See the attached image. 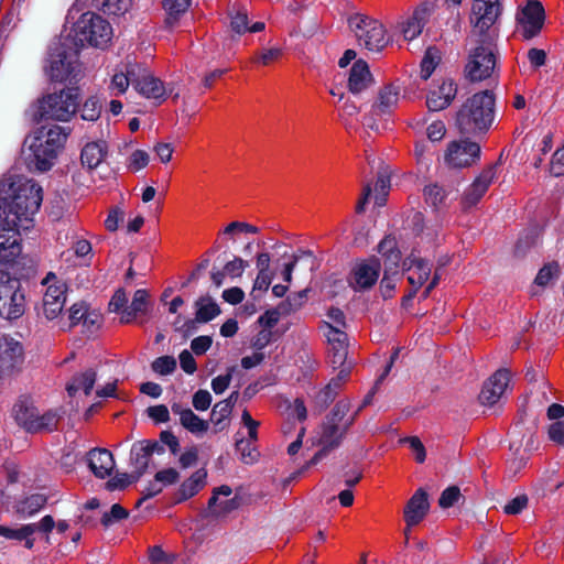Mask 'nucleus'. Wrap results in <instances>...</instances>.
Instances as JSON below:
<instances>
[{"label": "nucleus", "mask_w": 564, "mask_h": 564, "mask_svg": "<svg viewBox=\"0 0 564 564\" xmlns=\"http://www.w3.org/2000/svg\"><path fill=\"white\" fill-rule=\"evenodd\" d=\"M480 147L468 140L453 141L448 144L445 161L453 167H466L479 158Z\"/></svg>", "instance_id": "nucleus-14"}, {"label": "nucleus", "mask_w": 564, "mask_h": 564, "mask_svg": "<svg viewBox=\"0 0 564 564\" xmlns=\"http://www.w3.org/2000/svg\"><path fill=\"white\" fill-rule=\"evenodd\" d=\"M549 437L557 445L564 446V421H556L549 426Z\"/></svg>", "instance_id": "nucleus-64"}, {"label": "nucleus", "mask_w": 564, "mask_h": 564, "mask_svg": "<svg viewBox=\"0 0 564 564\" xmlns=\"http://www.w3.org/2000/svg\"><path fill=\"white\" fill-rule=\"evenodd\" d=\"M241 421L248 430V438H237L236 449L240 453L241 459L246 464H252L258 457L254 443L258 441V427L260 423L259 421L253 420L247 410L242 411Z\"/></svg>", "instance_id": "nucleus-15"}, {"label": "nucleus", "mask_w": 564, "mask_h": 564, "mask_svg": "<svg viewBox=\"0 0 564 564\" xmlns=\"http://www.w3.org/2000/svg\"><path fill=\"white\" fill-rule=\"evenodd\" d=\"M172 411L180 416L182 426L191 433L199 435L208 430V422L202 420L191 409H183L181 404L174 403Z\"/></svg>", "instance_id": "nucleus-32"}, {"label": "nucleus", "mask_w": 564, "mask_h": 564, "mask_svg": "<svg viewBox=\"0 0 564 564\" xmlns=\"http://www.w3.org/2000/svg\"><path fill=\"white\" fill-rule=\"evenodd\" d=\"M304 296V292H300L294 297H288L286 301L279 304L274 311L267 312L263 316H261L260 322L263 323L268 329H270L279 322L281 314L288 315L291 312L297 310L302 305Z\"/></svg>", "instance_id": "nucleus-31"}, {"label": "nucleus", "mask_w": 564, "mask_h": 564, "mask_svg": "<svg viewBox=\"0 0 564 564\" xmlns=\"http://www.w3.org/2000/svg\"><path fill=\"white\" fill-rule=\"evenodd\" d=\"M86 2L87 0H75L68 9L66 22H73L70 36L75 46L90 45L105 48L112 39V26L106 19L95 12H82Z\"/></svg>", "instance_id": "nucleus-2"}, {"label": "nucleus", "mask_w": 564, "mask_h": 564, "mask_svg": "<svg viewBox=\"0 0 564 564\" xmlns=\"http://www.w3.org/2000/svg\"><path fill=\"white\" fill-rule=\"evenodd\" d=\"M496 178L495 167H488L484 170L475 181L464 192L462 204L464 208H470L475 206L486 194L489 186Z\"/></svg>", "instance_id": "nucleus-22"}, {"label": "nucleus", "mask_w": 564, "mask_h": 564, "mask_svg": "<svg viewBox=\"0 0 564 564\" xmlns=\"http://www.w3.org/2000/svg\"><path fill=\"white\" fill-rule=\"evenodd\" d=\"M46 286L42 303L36 307L37 317L46 322H55L62 318V313L66 303V284L50 272L42 282Z\"/></svg>", "instance_id": "nucleus-6"}, {"label": "nucleus", "mask_w": 564, "mask_h": 564, "mask_svg": "<svg viewBox=\"0 0 564 564\" xmlns=\"http://www.w3.org/2000/svg\"><path fill=\"white\" fill-rule=\"evenodd\" d=\"M429 509L427 494L424 489L420 488L409 499L404 508V521L406 523L404 534L406 538L409 536L410 529L419 524L425 518Z\"/></svg>", "instance_id": "nucleus-19"}, {"label": "nucleus", "mask_w": 564, "mask_h": 564, "mask_svg": "<svg viewBox=\"0 0 564 564\" xmlns=\"http://www.w3.org/2000/svg\"><path fill=\"white\" fill-rule=\"evenodd\" d=\"M207 471L198 469L184 480L177 490V501H185L197 495L206 485Z\"/></svg>", "instance_id": "nucleus-33"}, {"label": "nucleus", "mask_w": 564, "mask_h": 564, "mask_svg": "<svg viewBox=\"0 0 564 564\" xmlns=\"http://www.w3.org/2000/svg\"><path fill=\"white\" fill-rule=\"evenodd\" d=\"M42 199V187L35 181L18 174L0 178V217L8 225L29 229Z\"/></svg>", "instance_id": "nucleus-1"}, {"label": "nucleus", "mask_w": 564, "mask_h": 564, "mask_svg": "<svg viewBox=\"0 0 564 564\" xmlns=\"http://www.w3.org/2000/svg\"><path fill=\"white\" fill-rule=\"evenodd\" d=\"M145 442H135L131 447V465L134 470V479L138 480L147 470L150 460V453L147 449Z\"/></svg>", "instance_id": "nucleus-39"}, {"label": "nucleus", "mask_w": 564, "mask_h": 564, "mask_svg": "<svg viewBox=\"0 0 564 564\" xmlns=\"http://www.w3.org/2000/svg\"><path fill=\"white\" fill-rule=\"evenodd\" d=\"M45 72L53 82L64 83L76 79L80 73L77 51H67L61 44L51 47Z\"/></svg>", "instance_id": "nucleus-7"}, {"label": "nucleus", "mask_w": 564, "mask_h": 564, "mask_svg": "<svg viewBox=\"0 0 564 564\" xmlns=\"http://www.w3.org/2000/svg\"><path fill=\"white\" fill-rule=\"evenodd\" d=\"M93 259L91 243L84 238L75 237L70 247L61 253V261L70 267L88 265Z\"/></svg>", "instance_id": "nucleus-21"}, {"label": "nucleus", "mask_w": 564, "mask_h": 564, "mask_svg": "<svg viewBox=\"0 0 564 564\" xmlns=\"http://www.w3.org/2000/svg\"><path fill=\"white\" fill-rule=\"evenodd\" d=\"M134 473L131 475L123 473L117 474L107 481V488L109 490H120L129 486L131 482L137 481L134 479Z\"/></svg>", "instance_id": "nucleus-61"}, {"label": "nucleus", "mask_w": 564, "mask_h": 564, "mask_svg": "<svg viewBox=\"0 0 564 564\" xmlns=\"http://www.w3.org/2000/svg\"><path fill=\"white\" fill-rule=\"evenodd\" d=\"M372 75L368 64L358 59L349 70L348 88L352 94H359L372 85Z\"/></svg>", "instance_id": "nucleus-29"}, {"label": "nucleus", "mask_w": 564, "mask_h": 564, "mask_svg": "<svg viewBox=\"0 0 564 564\" xmlns=\"http://www.w3.org/2000/svg\"><path fill=\"white\" fill-rule=\"evenodd\" d=\"M352 419L345 421L344 424H337L335 422L328 421L324 424L319 437V443L323 445V449L315 454L313 457V463H316L324 455L325 449H332L337 447L343 440L345 432L348 426L351 424Z\"/></svg>", "instance_id": "nucleus-27"}, {"label": "nucleus", "mask_w": 564, "mask_h": 564, "mask_svg": "<svg viewBox=\"0 0 564 564\" xmlns=\"http://www.w3.org/2000/svg\"><path fill=\"white\" fill-rule=\"evenodd\" d=\"M96 378L97 373L94 369H87L75 375L66 387L68 394L73 397L78 391H83L86 395H89L96 382Z\"/></svg>", "instance_id": "nucleus-37"}, {"label": "nucleus", "mask_w": 564, "mask_h": 564, "mask_svg": "<svg viewBox=\"0 0 564 564\" xmlns=\"http://www.w3.org/2000/svg\"><path fill=\"white\" fill-rule=\"evenodd\" d=\"M0 221V260L10 262L21 253L19 236L21 230H25L22 226L8 225L4 216Z\"/></svg>", "instance_id": "nucleus-16"}, {"label": "nucleus", "mask_w": 564, "mask_h": 564, "mask_svg": "<svg viewBox=\"0 0 564 564\" xmlns=\"http://www.w3.org/2000/svg\"><path fill=\"white\" fill-rule=\"evenodd\" d=\"M37 412V409L28 401H19L13 406V416L15 422L26 432L39 429V425L33 423Z\"/></svg>", "instance_id": "nucleus-36"}, {"label": "nucleus", "mask_w": 564, "mask_h": 564, "mask_svg": "<svg viewBox=\"0 0 564 564\" xmlns=\"http://www.w3.org/2000/svg\"><path fill=\"white\" fill-rule=\"evenodd\" d=\"M128 517V511L118 503H115L109 512L104 513L101 523L105 527L111 525L116 521H120Z\"/></svg>", "instance_id": "nucleus-60"}, {"label": "nucleus", "mask_w": 564, "mask_h": 564, "mask_svg": "<svg viewBox=\"0 0 564 564\" xmlns=\"http://www.w3.org/2000/svg\"><path fill=\"white\" fill-rule=\"evenodd\" d=\"M148 293L145 290H137L132 302L122 311L121 323L129 324L138 315L145 314L148 310Z\"/></svg>", "instance_id": "nucleus-38"}, {"label": "nucleus", "mask_w": 564, "mask_h": 564, "mask_svg": "<svg viewBox=\"0 0 564 564\" xmlns=\"http://www.w3.org/2000/svg\"><path fill=\"white\" fill-rule=\"evenodd\" d=\"M560 265L556 261L544 264L538 272L534 283L539 286H546L553 279L560 274Z\"/></svg>", "instance_id": "nucleus-51"}, {"label": "nucleus", "mask_w": 564, "mask_h": 564, "mask_svg": "<svg viewBox=\"0 0 564 564\" xmlns=\"http://www.w3.org/2000/svg\"><path fill=\"white\" fill-rule=\"evenodd\" d=\"M400 91L401 87L397 83L386 85L381 88L378 94V101L372 106L369 115L364 118L362 124L371 129H378L380 124L377 122L376 118L391 113L398 105Z\"/></svg>", "instance_id": "nucleus-12"}, {"label": "nucleus", "mask_w": 564, "mask_h": 564, "mask_svg": "<svg viewBox=\"0 0 564 564\" xmlns=\"http://www.w3.org/2000/svg\"><path fill=\"white\" fill-rule=\"evenodd\" d=\"M23 358L24 349L20 341L7 336L0 338V371L13 369Z\"/></svg>", "instance_id": "nucleus-25"}, {"label": "nucleus", "mask_w": 564, "mask_h": 564, "mask_svg": "<svg viewBox=\"0 0 564 564\" xmlns=\"http://www.w3.org/2000/svg\"><path fill=\"white\" fill-rule=\"evenodd\" d=\"M457 94V85L452 79H443L436 88L430 91L426 99L427 108L440 111L451 105Z\"/></svg>", "instance_id": "nucleus-26"}, {"label": "nucleus", "mask_w": 564, "mask_h": 564, "mask_svg": "<svg viewBox=\"0 0 564 564\" xmlns=\"http://www.w3.org/2000/svg\"><path fill=\"white\" fill-rule=\"evenodd\" d=\"M326 318L323 326L325 330H344L346 328V318L341 310L330 307L326 313Z\"/></svg>", "instance_id": "nucleus-52"}, {"label": "nucleus", "mask_w": 564, "mask_h": 564, "mask_svg": "<svg viewBox=\"0 0 564 564\" xmlns=\"http://www.w3.org/2000/svg\"><path fill=\"white\" fill-rule=\"evenodd\" d=\"M108 154V145L104 141L87 143L80 154L83 165L93 170L99 166Z\"/></svg>", "instance_id": "nucleus-34"}, {"label": "nucleus", "mask_w": 564, "mask_h": 564, "mask_svg": "<svg viewBox=\"0 0 564 564\" xmlns=\"http://www.w3.org/2000/svg\"><path fill=\"white\" fill-rule=\"evenodd\" d=\"M58 422L57 414L53 411H47L43 414L35 415L33 423L39 425V429L34 431H29V433H41V432H51L56 429Z\"/></svg>", "instance_id": "nucleus-50"}, {"label": "nucleus", "mask_w": 564, "mask_h": 564, "mask_svg": "<svg viewBox=\"0 0 564 564\" xmlns=\"http://www.w3.org/2000/svg\"><path fill=\"white\" fill-rule=\"evenodd\" d=\"M46 503L44 495H31L23 500L19 501L15 506L17 512L23 517H32L39 512Z\"/></svg>", "instance_id": "nucleus-41"}, {"label": "nucleus", "mask_w": 564, "mask_h": 564, "mask_svg": "<svg viewBox=\"0 0 564 564\" xmlns=\"http://www.w3.org/2000/svg\"><path fill=\"white\" fill-rule=\"evenodd\" d=\"M87 307L84 303H75L68 310L67 318H61L58 321V327L61 330H68L76 326L79 322L84 319L87 314Z\"/></svg>", "instance_id": "nucleus-45"}, {"label": "nucleus", "mask_w": 564, "mask_h": 564, "mask_svg": "<svg viewBox=\"0 0 564 564\" xmlns=\"http://www.w3.org/2000/svg\"><path fill=\"white\" fill-rule=\"evenodd\" d=\"M394 239L387 237L380 241L378 250L381 254L386 256L388 260L397 264L400 260V252L394 250Z\"/></svg>", "instance_id": "nucleus-58"}, {"label": "nucleus", "mask_w": 564, "mask_h": 564, "mask_svg": "<svg viewBox=\"0 0 564 564\" xmlns=\"http://www.w3.org/2000/svg\"><path fill=\"white\" fill-rule=\"evenodd\" d=\"M550 172L554 176L564 175V145L555 151L552 156Z\"/></svg>", "instance_id": "nucleus-63"}, {"label": "nucleus", "mask_w": 564, "mask_h": 564, "mask_svg": "<svg viewBox=\"0 0 564 564\" xmlns=\"http://www.w3.org/2000/svg\"><path fill=\"white\" fill-rule=\"evenodd\" d=\"M33 529L34 528L29 524H23L15 529L0 525V536H4L9 540L24 541L25 547L31 550L34 546V539H32Z\"/></svg>", "instance_id": "nucleus-40"}, {"label": "nucleus", "mask_w": 564, "mask_h": 564, "mask_svg": "<svg viewBox=\"0 0 564 564\" xmlns=\"http://www.w3.org/2000/svg\"><path fill=\"white\" fill-rule=\"evenodd\" d=\"M324 334L327 338L329 350L347 349L348 338L345 329L325 330Z\"/></svg>", "instance_id": "nucleus-54"}, {"label": "nucleus", "mask_w": 564, "mask_h": 564, "mask_svg": "<svg viewBox=\"0 0 564 564\" xmlns=\"http://www.w3.org/2000/svg\"><path fill=\"white\" fill-rule=\"evenodd\" d=\"M232 492L231 488L229 486H220L219 488H216L213 492V496L210 497L208 501L209 509L213 510L214 513H223L228 512L237 507V503L235 499L228 500L226 502L217 503L218 496L223 495L225 497L230 496Z\"/></svg>", "instance_id": "nucleus-43"}, {"label": "nucleus", "mask_w": 564, "mask_h": 564, "mask_svg": "<svg viewBox=\"0 0 564 564\" xmlns=\"http://www.w3.org/2000/svg\"><path fill=\"white\" fill-rule=\"evenodd\" d=\"M95 7L101 9L107 14H124L132 4V0H93Z\"/></svg>", "instance_id": "nucleus-47"}, {"label": "nucleus", "mask_w": 564, "mask_h": 564, "mask_svg": "<svg viewBox=\"0 0 564 564\" xmlns=\"http://www.w3.org/2000/svg\"><path fill=\"white\" fill-rule=\"evenodd\" d=\"M499 15L497 0H475L471 8V21L480 32L488 30Z\"/></svg>", "instance_id": "nucleus-23"}, {"label": "nucleus", "mask_w": 564, "mask_h": 564, "mask_svg": "<svg viewBox=\"0 0 564 564\" xmlns=\"http://www.w3.org/2000/svg\"><path fill=\"white\" fill-rule=\"evenodd\" d=\"M426 18V8L421 7L415 9L413 14L401 24V32L403 34V37L406 41H412L415 37H417L425 25Z\"/></svg>", "instance_id": "nucleus-35"}, {"label": "nucleus", "mask_w": 564, "mask_h": 564, "mask_svg": "<svg viewBox=\"0 0 564 564\" xmlns=\"http://www.w3.org/2000/svg\"><path fill=\"white\" fill-rule=\"evenodd\" d=\"M351 371V366H344L336 377H334L327 386H325L316 395V402L321 406H327L338 394L343 386L347 382Z\"/></svg>", "instance_id": "nucleus-30"}, {"label": "nucleus", "mask_w": 564, "mask_h": 564, "mask_svg": "<svg viewBox=\"0 0 564 564\" xmlns=\"http://www.w3.org/2000/svg\"><path fill=\"white\" fill-rule=\"evenodd\" d=\"M390 188V178L386 175H380L375 185L376 204L382 206L386 202V196Z\"/></svg>", "instance_id": "nucleus-62"}, {"label": "nucleus", "mask_w": 564, "mask_h": 564, "mask_svg": "<svg viewBox=\"0 0 564 564\" xmlns=\"http://www.w3.org/2000/svg\"><path fill=\"white\" fill-rule=\"evenodd\" d=\"M495 67V45L490 41L484 40L469 51L465 75L471 82H481L491 76Z\"/></svg>", "instance_id": "nucleus-9"}, {"label": "nucleus", "mask_w": 564, "mask_h": 564, "mask_svg": "<svg viewBox=\"0 0 564 564\" xmlns=\"http://www.w3.org/2000/svg\"><path fill=\"white\" fill-rule=\"evenodd\" d=\"M66 139L67 133L56 124L34 130L23 144L28 166L41 172L50 170Z\"/></svg>", "instance_id": "nucleus-3"}, {"label": "nucleus", "mask_w": 564, "mask_h": 564, "mask_svg": "<svg viewBox=\"0 0 564 564\" xmlns=\"http://www.w3.org/2000/svg\"><path fill=\"white\" fill-rule=\"evenodd\" d=\"M101 105L97 97H89L83 105L82 118L88 121H95L99 118Z\"/></svg>", "instance_id": "nucleus-55"}, {"label": "nucleus", "mask_w": 564, "mask_h": 564, "mask_svg": "<svg viewBox=\"0 0 564 564\" xmlns=\"http://www.w3.org/2000/svg\"><path fill=\"white\" fill-rule=\"evenodd\" d=\"M196 307V319L200 323L209 322L220 313L217 303L210 297H200L197 300Z\"/></svg>", "instance_id": "nucleus-44"}, {"label": "nucleus", "mask_w": 564, "mask_h": 564, "mask_svg": "<svg viewBox=\"0 0 564 564\" xmlns=\"http://www.w3.org/2000/svg\"><path fill=\"white\" fill-rule=\"evenodd\" d=\"M25 312V297L17 282L0 280V317L18 319Z\"/></svg>", "instance_id": "nucleus-11"}, {"label": "nucleus", "mask_w": 564, "mask_h": 564, "mask_svg": "<svg viewBox=\"0 0 564 564\" xmlns=\"http://www.w3.org/2000/svg\"><path fill=\"white\" fill-rule=\"evenodd\" d=\"M237 397L238 392H232L228 399L219 401L214 405L212 410V421L215 424H220L223 420L229 416Z\"/></svg>", "instance_id": "nucleus-49"}, {"label": "nucleus", "mask_w": 564, "mask_h": 564, "mask_svg": "<svg viewBox=\"0 0 564 564\" xmlns=\"http://www.w3.org/2000/svg\"><path fill=\"white\" fill-rule=\"evenodd\" d=\"M78 107V94L72 89L50 94L39 101L41 119L68 121Z\"/></svg>", "instance_id": "nucleus-8"}, {"label": "nucleus", "mask_w": 564, "mask_h": 564, "mask_svg": "<svg viewBox=\"0 0 564 564\" xmlns=\"http://www.w3.org/2000/svg\"><path fill=\"white\" fill-rule=\"evenodd\" d=\"M282 56L281 47H270L262 50L256 57L254 62L260 63L263 66H268L273 62L278 61Z\"/></svg>", "instance_id": "nucleus-59"}, {"label": "nucleus", "mask_w": 564, "mask_h": 564, "mask_svg": "<svg viewBox=\"0 0 564 564\" xmlns=\"http://www.w3.org/2000/svg\"><path fill=\"white\" fill-rule=\"evenodd\" d=\"M348 23L359 45L366 50L380 52L387 46V31L380 21L364 14H355L349 18Z\"/></svg>", "instance_id": "nucleus-5"}, {"label": "nucleus", "mask_w": 564, "mask_h": 564, "mask_svg": "<svg viewBox=\"0 0 564 564\" xmlns=\"http://www.w3.org/2000/svg\"><path fill=\"white\" fill-rule=\"evenodd\" d=\"M191 1L189 0H163V9L166 13L165 22L169 26H173L174 23L186 13Z\"/></svg>", "instance_id": "nucleus-42"}, {"label": "nucleus", "mask_w": 564, "mask_h": 564, "mask_svg": "<svg viewBox=\"0 0 564 564\" xmlns=\"http://www.w3.org/2000/svg\"><path fill=\"white\" fill-rule=\"evenodd\" d=\"M510 381V373L506 369L496 371L485 383L479 394L482 404L492 405L499 401Z\"/></svg>", "instance_id": "nucleus-20"}, {"label": "nucleus", "mask_w": 564, "mask_h": 564, "mask_svg": "<svg viewBox=\"0 0 564 564\" xmlns=\"http://www.w3.org/2000/svg\"><path fill=\"white\" fill-rule=\"evenodd\" d=\"M438 63L437 52L429 48L421 62L420 76L422 79L426 80L430 78L432 73L434 72L436 65Z\"/></svg>", "instance_id": "nucleus-53"}, {"label": "nucleus", "mask_w": 564, "mask_h": 564, "mask_svg": "<svg viewBox=\"0 0 564 564\" xmlns=\"http://www.w3.org/2000/svg\"><path fill=\"white\" fill-rule=\"evenodd\" d=\"M404 265H406V278L411 285V291L403 297V305H406L429 280L431 264L421 258H411L404 262Z\"/></svg>", "instance_id": "nucleus-18"}, {"label": "nucleus", "mask_w": 564, "mask_h": 564, "mask_svg": "<svg viewBox=\"0 0 564 564\" xmlns=\"http://www.w3.org/2000/svg\"><path fill=\"white\" fill-rule=\"evenodd\" d=\"M230 26L238 34L246 33L248 30V11L243 6H234L230 10Z\"/></svg>", "instance_id": "nucleus-48"}, {"label": "nucleus", "mask_w": 564, "mask_h": 564, "mask_svg": "<svg viewBox=\"0 0 564 564\" xmlns=\"http://www.w3.org/2000/svg\"><path fill=\"white\" fill-rule=\"evenodd\" d=\"M143 70L144 68L140 64L130 59H127L117 65L113 69L111 80L108 86L111 95L119 96L124 94L130 84L135 87L138 77Z\"/></svg>", "instance_id": "nucleus-13"}, {"label": "nucleus", "mask_w": 564, "mask_h": 564, "mask_svg": "<svg viewBox=\"0 0 564 564\" xmlns=\"http://www.w3.org/2000/svg\"><path fill=\"white\" fill-rule=\"evenodd\" d=\"M544 19L545 11L542 3L538 0H529L517 10L516 32L524 40H531L541 32Z\"/></svg>", "instance_id": "nucleus-10"}, {"label": "nucleus", "mask_w": 564, "mask_h": 564, "mask_svg": "<svg viewBox=\"0 0 564 564\" xmlns=\"http://www.w3.org/2000/svg\"><path fill=\"white\" fill-rule=\"evenodd\" d=\"M425 203L435 210L444 206L446 199V191L438 184H429L423 189Z\"/></svg>", "instance_id": "nucleus-46"}, {"label": "nucleus", "mask_w": 564, "mask_h": 564, "mask_svg": "<svg viewBox=\"0 0 564 564\" xmlns=\"http://www.w3.org/2000/svg\"><path fill=\"white\" fill-rule=\"evenodd\" d=\"M88 466L98 478H106L115 468V459L106 448H94L88 453Z\"/></svg>", "instance_id": "nucleus-28"}, {"label": "nucleus", "mask_w": 564, "mask_h": 564, "mask_svg": "<svg viewBox=\"0 0 564 564\" xmlns=\"http://www.w3.org/2000/svg\"><path fill=\"white\" fill-rule=\"evenodd\" d=\"M176 369V360L172 356H162L152 362V370L159 375L167 376Z\"/></svg>", "instance_id": "nucleus-56"}, {"label": "nucleus", "mask_w": 564, "mask_h": 564, "mask_svg": "<svg viewBox=\"0 0 564 564\" xmlns=\"http://www.w3.org/2000/svg\"><path fill=\"white\" fill-rule=\"evenodd\" d=\"M380 270V263L375 259L357 263L349 278L350 286L356 291L370 289L378 281Z\"/></svg>", "instance_id": "nucleus-17"}, {"label": "nucleus", "mask_w": 564, "mask_h": 564, "mask_svg": "<svg viewBox=\"0 0 564 564\" xmlns=\"http://www.w3.org/2000/svg\"><path fill=\"white\" fill-rule=\"evenodd\" d=\"M150 162V155L144 150H134L128 159V169L138 172L144 169Z\"/></svg>", "instance_id": "nucleus-57"}, {"label": "nucleus", "mask_w": 564, "mask_h": 564, "mask_svg": "<svg viewBox=\"0 0 564 564\" xmlns=\"http://www.w3.org/2000/svg\"><path fill=\"white\" fill-rule=\"evenodd\" d=\"M495 95L490 90L479 91L469 97L456 116L460 132H486L495 119Z\"/></svg>", "instance_id": "nucleus-4"}, {"label": "nucleus", "mask_w": 564, "mask_h": 564, "mask_svg": "<svg viewBox=\"0 0 564 564\" xmlns=\"http://www.w3.org/2000/svg\"><path fill=\"white\" fill-rule=\"evenodd\" d=\"M135 89L145 98L153 99L158 102L164 101L167 95L172 91L165 87L159 78L149 74L145 69L140 73L135 84Z\"/></svg>", "instance_id": "nucleus-24"}]
</instances>
